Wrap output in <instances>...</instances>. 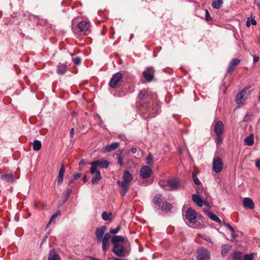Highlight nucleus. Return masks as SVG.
Returning <instances> with one entry per match:
<instances>
[{"instance_id":"1","label":"nucleus","mask_w":260,"mask_h":260,"mask_svg":"<svg viewBox=\"0 0 260 260\" xmlns=\"http://www.w3.org/2000/svg\"><path fill=\"white\" fill-rule=\"evenodd\" d=\"M138 104L145 109L152 117L159 112V106L156 96L146 89L141 90L138 96Z\"/></svg>"},{"instance_id":"2","label":"nucleus","mask_w":260,"mask_h":260,"mask_svg":"<svg viewBox=\"0 0 260 260\" xmlns=\"http://www.w3.org/2000/svg\"><path fill=\"white\" fill-rule=\"evenodd\" d=\"M89 165H91L90 173L92 175L91 179V182L93 184H98L102 178L101 172L98 168L107 169L108 168L110 163L104 159H101L91 161L89 162Z\"/></svg>"},{"instance_id":"3","label":"nucleus","mask_w":260,"mask_h":260,"mask_svg":"<svg viewBox=\"0 0 260 260\" xmlns=\"http://www.w3.org/2000/svg\"><path fill=\"white\" fill-rule=\"evenodd\" d=\"M186 223L190 228L194 229H202L204 227V222L201 217L191 208H189L185 213L184 219Z\"/></svg>"},{"instance_id":"4","label":"nucleus","mask_w":260,"mask_h":260,"mask_svg":"<svg viewBox=\"0 0 260 260\" xmlns=\"http://www.w3.org/2000/svg\"><path fill=\"white\" fill-rule=\"evenodd\" d=\"M122 181H118L117 184L121 187L120 192L122 196H125L129 186V183L132 180L133 176L128 171H124L122 174Z\"/></svg>"},{"instance_id":"5","label":"nucleus","mask_w":260,"mask_h":260,"mask_svg":"<svg viewBox=\"0 0 260 260\" xmlns=\"http://www.w3.org/2000/svg\"><path fill=\"white\" fill-rule=\"evenodd\" d=\"M160 186L165 190H175L180 185L179 181L176 179H171L168 180H160L159 182Z\"/></svg>"},{"instance_id":"6","label":"nucleus","mask_w":260,"mask_h":260,"mask_svg":"<svg viewBox=\"0 0 260 260\" xmlns=\"http://www.w3.org/2000/svg\"><path fill=\"white\" fill-rule=\"evenodd\" d=\"M197 260H210V253L204 247H199L197 249Z\"/></svg>"},{"instance_id":"7","label":"nucleus","mask_w":260,"mask_h":260,"mask_svg":"<svg viewBox=\"0 0 260 260\" xmlns=\"http://www.w3.org/2000/svg\"><path fill=\"white\" fill-rule=\"evenodd\" d=\"M122 78V75L121 73L118 72L115 74L109 82V85L110 87L112 88H118Z\"/></svg>"},{"instance_id":"8","label":"nucleus","mask_w":260,"mask_h":260,"mask_svg":"<svg viewBox=\"0 0 260 260\" xmlns=\"http://www.w3.org/2000/svg\"><path fill=\"white\" fill-rule=\"evenodd\" d=\"M223 164L221 158L215 157L213 160V170L217 173H220L223 169Z\"/></svg>"},{"instance_id":"9","label":"nucleus","mask_w":260,"mask_h":260,"mask_svg":"<svg viewBox=\"0 0 260 260\" xmlns=\"http://www.w3.org/2000/svg\"><path fill=\"white\" fill-rule=\"evenodd\" d=\"M112 251L119 257L124 256L126 252L125 247L121 244L114 245Z\"/></svg>"},{"instance_id":"10","label":"nucleus","mask_w":260,"mask_h":260,"mask_svg":"<svg viewBox=\"0 0 260 260\" xmlns=\"http://www.w3.org/2000/svg\"><path fill=\"white\" fill-rule=\"evenodd\" d=\"M111 237L109 233H107L105 234L103 239L101 242H102V250L106 252L110 247V240Z\"/></svg>"},{"instance_id":"11","label":"nucleus","mask_w":260,"mask_h":260,"mask_svg":"<svg viewBox=\"0 0 260 260\" xmlns=\"http://www.w3.org/2000/svg\"><path fill=\"white\" fill-rule=\"evenodd\" d=\"M107 228L106 226H102L101 227L97 228L95 230V236L97 242H100L102 239H103L106 231Z\"/></svg>"},{"instance_id":"12","label":"nucleus","mask_w":260,"mask_h":260,"mask_svg":"<svg viewBox=\"0 0 260 260\" xmlns=\"http://www.w3.org/2000/svg\"><path fill=\"white\" fill-rule=\"evenodd\" d=\"M152 173V170L150 167L147 166H143L140 171V175L143 178H149Z\"/></svg>"},{"instance_id":"13","label":"nucleus","mask_w":260,"mask_h":260,"mask_svg":"<svg viewBox=\"0 0 260 260\" xmlns=\"http://www.w3.org/2000/svg\"><path fill=\"white\" fill-rule=\"evenodd\" d=\"M224 126L221 121H217L214 122V132L216 135H222L224 133Z\"/></svg>"},{"instance_id":"14","label":"nucleus","mask_w":260,"mask_h":260,"mask_svg":"<svg viewBox=\"0 0 260 260\" xmlns=\"http://www.w3.org/2000/svg\"><path fill=\"white\" fill-rule=\"evenodd\" d=\"M246 91L247 88H245L242 90L237 94L236 96V103L238 105L243 104L244 103L245 101L244 96L246 94Z\"/></svg>"},{"instance_id":"15","label":"nucleus","mask_w":260,"mask_h":260,"mask_svg":"<svg viewBox=\"0 0 260 260\" xmlns=\"http://www.w3.org/2000/svg\"><path fill=\"white\" fill-rule=\"evenodd\" d=\"M90 27V23L87 21L80 22L78 25V28L80 31L85 32L89 30Z\"/></svg>"},{"instance_id":"16","label":"nucleus","mask_w":260,"mask_h":260,"mask_svg":"<svg viewBox=\"0 0 260 260\" xmlns=\"http://www.w3.org/2000/svg\"><path fill=\"white\" fill-rule=\"evenodd\" d=\"M153 74L154 71L152 68H147L143 72V75L148 82H150L153 79Z\"/></svg>"},{"instance_id":"17","label":"nucleus","mask_w":260,"mask_h":260,"mask_svg":"<svg viewBox=\"0 0 260 260\" xmlns=\"http://www.w3.org/2000/svg\"><path fill=\"white\" fill-rule=\"evenodd\" d=\"M242 203L244 207L246 209H253L254 208V203L250 198H244Z\"/></svg>"},{"instance_id":"18","label":"nucleus","mask_w":260,"mask_h":260,"mask_svg":"<svg viewBox=\"0 0 260 260\" xmlns=\"http://www.w3.org/2000/svg\"><path fill=\"white\" fill-rule=\"evenodd\" d=\"M240 62V60L238 58H234L233 59L230 63L228 73L230 74H232L235 70V67L236 66L239 64Z\"/></svg>"},{"instance_id":"19","label":"nucleus","mask_w":260,"mask_h":260,"mask_svg":"<svg viewBox=\"0 0 260 260\" xmlns=\"http://www.w3.org/2000/svg\"><path fill=\"white\" fill-rule=\"evenodd\" d=\"M48 260H61L60 255L54 249L50 250L48 256Z\"/></svg>"},{"instance_id":"20","label":"nucleus","mask_w":260,"mask_h":260,"mask_svg":"<svg viewBox=\"0 0 260 260\" xmlns=\"http://www.w3.org/2000/svg\"><path fill=\"white\" fill-rule=\"evenodd\" d=\"M204 212L208 215V216L212 220L217 223H221V220L214 213L210 212L209 210H205Z\"/></svg>"},{"instance_id":"21","label":"nucleus","mask_w":260,"mask_h":260,"mask_svg":"<svg viewBox=\"0 0 260 260\" xmlns=\"http://www.w3.org/2000/svg\"><path fill=\"white\" fill-rule=\"evenodd\" d=\"M119 146L118 142L112 143L110 145L106 146L104 148L105 152H109L116 149Z\"/></svg>"},{"instance_id":"22","label":"nucleus","mask_w":260,"mask_h":260,"mask_svg":"<svg viewBox=\"0 0 260 260\" xmlns=\"http://www.w3.org/2000/svg\"><path fill=\"white\" fill-rule=\"evenodd\" d=\"M125 238L121 236H114L112 238V242L114 245L124 243Z\"/></svg>"},{"instance_id":"23","label":"nucleus","mask_w":260,"mask_h":260,"mask_svg":"<svg viewBox=\"0 0 260 260\" xmlns=\"http://www.w3.org/2000/svg\"><path fill=\"white\" fill-rule=\"evenodd\" d=\"M192 201L200 207L203 206L204 200H202L200 196L198 194H193L192 196Z\"/></svg>"},{"instance_id":"24","label":"nucleus","mask_w":260,"mask_h":260,"mask_svg":"<svg viewBox=\"0 0 260 260\" xmlns=\"http://www.w3.org/2000/svg\"><path fill=\"white\" fill-rule=\"evenodd\" d=\"M64 172L65 169L63 165H62L59 169L58 175L57 177V184L58 185H60L62 183Z\"/></svg>"},{"instance_id":"25","label":"nucleus","mask_w":260,"mask_h":260,"mask_svg":"<svg viewBox=\"0 0 260 260\" xmlns=\"http://www.w3.org/2000/svg\"><path fill=\"white\" fill-rule=\"evenodd\" d=\"M0 178L7 182H13L15 180L12 174H2L0 176Z\"/></svg>"},{"instance_id":"26","label":"nucleus","mask_w":260,"mask_h":260,"mask_svg":"<svg viewBox=\"0 0 260 260\" xmlns=\"http://www.w3.org/2000/svg\"><path fill=\"white\" fill-rule=\"evenodd\" d=\"M67 65L64 63H60L57 66V73L59 75H62L65 73L67 70Z\"/></svg>"},{"instance_id":"27","label":"nucleus","mask_w":260,"mask_h":260,"mask_svg":"<svg viewBox=\"0 0 260 260\" xmlns=\"http://www.w3.org/2000/svg\"><path fill=\"white\" fill-rule=\"evenodd\" d=\"M172 208V206L169 202H165L161 206V209L162 211L166 212H170Z\"/></svg>"},{"instance_id":"28","label":"nucleus","mask_w":260,"mask_h":260,"mask_svg":"<svg viewBox=\"0 0 260 260\" xmlns=\"http://www.w3.org/2000/svg\"><path fill=\"white\" fill-rule=\"evenodd\" d=\"M223 3V0H216L212 3V7L216 9L220 8Z\"/></svg>"},{"instance_id":"29","label":"nucleus","mask_w":260,"mask_h":260,"mask_svg":"<svg viewBox=\"0 0 260 260\" xmlns=\"http://www.w3.org/2000/svg\"><path fill=\"white\" fill-rule=\"evenodd\" d=\"M245 143L248 146H252L254 143V138L252 135L247 137L245 139Z\"/></svg>"},{"instance_id":"30","label":"nucleus","mask_w":260,"mask_h":260,"mask_svg":"<svg viewBox=\"0 0 260 260\" xmlns=\"http://www.w3.org/2000/svg\"><path fill=\"white\" fill-rule=\"evenodd\" d=\"M33 149L35 151H39L41 149L42 144L39 140H35L32 143Z\"/></svg>"},{"instance_id":"31","label":"nucleus","mask_w":260,"mask_h":260,"mask_svg":"<svg viewBox=\"0 0 260 260\" xmlns=\"http://www.w3.org/2000/svg\"><path fill=\"white\" fill-rule=\"evenodd\" d=\"M231 246L229 245L224 244L221 246V254L223 256H224L230 250Z\"/></svg>"},{"instance_id":"32","label":"nucleus","mask_w":260,"mask_h":260,"mask_svg":"<svg viewBox=\"0 0 260 260\" xmlns=\"http://www.w3.org/2000/svg\"><path fill=\"white\" fill-rule=\"evenodd\" d=\"M102 218L106 221L111 220L112 218V213H108L107 212L104 211L102 213Z\"/></svg>"},{"instance_id":"33","label":"nucleus","mask_w":260,"mask_h":260,"mask_svg":"<svg viewBox=\"0 0 260 260\" xmlns=\"http://www.w3.org/2000/svg\"><path fill=\"white\" fill-rule=\"evenodd\" d=\"M162 201V196L160 194H157L153 199V203L155 204H160Z\"/></svg>"},{"instance_id":"34","label":"nucleus","mask_w":260,"mask_h":260,"mask_svg":"<svg viewBox=\"0 0 260 260\" xmlns=\"http://www.w3.org/2000/svg\"><path fill=\"white\" fill-rule=\"evenodd\" d=\"M233 258L235 260H242V253L239 251H235L233 253Z\"/></svg>"},{"instance_id":"35","label":"nucleus","mask_w":260,"mask_h":260,"mask_svg":"<svg viewBox=\"0 0 260 260\" xmlns=\"http://www.w3.org/2000/svg\"><path fill=\"white\" fill-rule=\"evenodd\" d=\"M153 156L151 154H149L146 159V163L149 165H152L153 164Z\"/></svg>"},{"instance_id":"36","label":"nucleus","mask_w":260,"mask_h":260,"mask_svg":"<svg viewBox=\"0 0 260 260\" xmlns=\"http://www.w3.org/2000/svg\"><path fill=\"white\" fill-rule=\"evenodd\" d=\"M246 24L247 27H249L251 24L255 25L256 24V21L254 19H250L249 18H248L247 21H246Z\"/></svg>"},{"instance_id":"37","label":"nucleus","mask_w":260,"mask_h":260,"mask_svg":"<svg viewBox=\"0 0 260 260\" xmlns=\"http://www.w3.org/2000/svg\"><path fill=\"white\" fill-rule=\"evenodd\" d=\"M60 214V212L59 211H57L56 212V213H55L54 214H53L50 219V221L49 222V223L47 224V227L48 226L49 224H50L52 222H53V221L54 220V219L57 217L58 216V215H59Z\"/></svg>"},{"instance_id":"38","label":"nucleus","mask_w":260,"mask_h":260,"mask_svg":"<svg viewBox=\"0 0 260 260\" xmlns=\"http://www.w3.org/2000/svg\"><path fill=\"white\" fill-rule=\"evenodd\" d=\"M222 135H217L216 138V143L217 145H220L222 143L223 139L222 138Z\"/></svg>"},{"instance_id":"39","label":"nucleus","mask_w":260,"mask_h":260,"mask_svg":"<svg viewBox=\"0 0 260 260\" xmlns=\"http://www.w3.org/2000/svg\"><path fill=\"white\" fill-rule=\"evenodd\" d=\"M117 159H118V164L120 166H122L123 165V157L121 156V155L120 154H117Z\"/></svg>"},{"instance_id":"40","label":"nucleus","mask_w":260,"mask_h":260,"mask_svg":"<svg viewBox=\"0 0 260 260\" xmlns=\"http://www.w3.org/2000/svg\"><path fill=\"white\" fill-rule=\"evenodd\" d=\"M120 230V226L119 225L116 229H111L109 231L110 233L112 234H116L118 233Z\"/></svg>"},{"instance_id":"41","label":"nucleus","mask_w":260,"mask_h":260,"mask_svg":"<svg viewBox=\"0 0 260 260\" xmlns=\"http://www.w3.org/2000/svg\"><path fill=\"white\" fill-rule=\"evenodd\" d=\"M231 233V241L232 242L235 241L236 239L238 237V235L235 234V231L233 230V232Z\"/></svg>"},{"instance_id":"42","label":"nucleus","mask_w":260,"mask_h":260,"mask_svg":"<svg viewBox=\"0 0 260 260\" xmlns=\"http://www.w3.org/2000/svg\"><path fill=\"white\" fill-rule=\"evenodd\" d=\"M253 254H247L244 256V260H253Z\"/></svg>"},{"instance_id":"43","label":"nucleus","mask_w":260,"mask_h":260,"mask_svg":"<svg viewBox=\"0 0 260 260\" xmlns=\"http://www.w3.org/2000/svg\"><path fill=\"white\" fill-rule=\"evenodd\" d=\"M205 16L207 21H210L212 20V18L210 16V13L207 10H206L205 11Z\"/></svg>"},{"instance_id":"44","label":"nucleus","mask_w":260,"mask_h":260,"mask_svg":"<svg viewBox=\"0 0 260 260\" xmlns=\"http://www.w3.org/2000/svg\"><path fill=\"white\" fill-rule=\"evenodd\" d=\"M192 177H193V182L196 184L199 185L201 183L200 180H199V179L198 178V177H197V176L195 174H192Z\"/></svg>"},{"instance_id":"45","label":"nucleus","mask_w":260,"mask_h":260,"mask_svg":"<svg viewBox=\"0 0 260 260\" xmlns=\"http://www.w3.org/2000/svg\"><path fill=\"white\" fill-rule=\"evenodd\" d=\"M223 224L231 232H233V230H234V229L229 223L223 221Z\"/></svg>"},{"instance_id":"46","label":"nucleus","mask_w":260,"mask_h":260,"mask_svg":"<svg viewBox=\"0 0 260 260\" xmlns=\"http://www.w3.org/2000/svg\"><path fill=\"white\" fill-rule=\"evenodd\" d=\"M74 63L78 65L80 63L81 59L79 57H76L73 59Z\"/></svg>"},{"instance_id":"47","label":"nucleus","mask_w":260,"mask_h":260,"mask_svg":"<svg viewBox=\"0 0 260 260\" xmlns=\"http://www.w3.org/2000/svg\"><path fill=\"white\" fill-rule=\"evenodd\" d=\"M203 205L207 206L209 208H211V205L207 202V199L204 200Z\"/></svg>"},{"instance_id":"48","label":"nucleus","mask_w":260,"mask_h":260,"mask_svg":"<svg viewBox=\"0 0 260 260\" xmlns=\"http://www.w3.org/2000/svg\"><path fill=\"white\" fill-rule=\"evenodd\" d=\"M255 166L257 168L260 170V158L256 160L255 161Z\"/></svg>"},{"instance_id":"49","label":"nucleus","mask_w":260,"mask_h":260,"mask_svg":"<svg viewBox=\"0 0 260 260\" xmlns=\"http://www.w3.org/2000/svg\"><path fill=\"white\" fill-rule=\"evenodd\" d=\"M81 176V173H77L75 174H74V179L75 180H77L78 179V178H79Z\"/></svg>"},{"instance_id":"50","label":"nucleus","mask_w":260,"mask_h":260,"mask_svg":"<svg viewBox=\"0 0 260 260\" xmlns=\"http://www.w3.org/2000/svg\"><path fill=\"white\" fill-rule=\"evenodd\" d=\"M74 134V128H72L71 129L70 132V136L71 138H72L73 137Z\"/></svg>"},{"instance_id":"51","label":"nucleus","mask_w":260,"mask_h":260,"mask_svg":"<svg viewBox=\"0 0 260 260\" xmlns=\"http://www.w3.org/2000/svg\"><path fill=\"white\" fill-rule=\"evenodd\" d=\"M258 60H259V57L258 56H253V61L254 62H256L258 61Z\"/></svg>"},{"instance_id":"52","label":"nucleus","mask_w":260,"mask_h":260,"mask_svg":"<svg viewBox=\"0 0 260 260\" xmlns=\"http://www.w3.org/2000/svg\"><path fill=\"white\" fill-rule=\"evenodd\" d=\"M85 164L84 161L83 159H82L80 161L79 163V165L80 166H82V165H84Z\"/></svg>"},{"instance_id":"53","label":"nucleus","mask_w":260,"mask_h":260,"mask_svg":"<svg viewBox=\"0 0 260 260\" xmlns=\"http://www.w3.org/2000/svg\"><path fill=\"white\" fill-rule=\"evenodd\" d=\"M131 151L133 153H136L137 151V149L136 148H133Z\"/></svg>"},{"instance_id":"54","label":"nucleus","mask_w":260,"mask_h":260,"mask_svg":"<svg viewBox=\"0 0 260 260\" xmlns=\"http://www.w3.org/2000/svg\"><path fill=\"white\" fill-rule=\"evenodd\" d=\"M87 181V176H86V175H85V176L83 177V181L84 182H86Z\"/></svg>"},{"instance_id":"55","label":"nucleus","mask_w":260,"mask_h":260,"mask_svg":"<svg viewBox=\"0 0 260 260\" xmlns=\"http://www.w3.org/2000/svg\"><path fill=\"white\" fill-rule=\"evenodd\" d=\"M67 191L68 196H69L71 192V189H69V188H68L67 189Z\"/></svg>"},{"instance_id":"56","label":"nucleus","mask_w":260,"mask_h":260,"mask_svg":"<svg viewBox=\"0 0 260 260\" xmlns=\"http://www.w3.org/2000/svg\"><path fill=\"white\" fill-rule=\"evenodd\" d=\"M74 180H75V179H74V178H73V179H71V180H70V181H69V183L70 184L73 183L74 182Z\"/></svg>"},{"instance_id":"57","label":"nucleus","mask_w":260,"mask_h":260,"mask_svg":"<svg viewBox=\"0 0 260 260\" xmlns=\"http://www.w3.org/2000/svg\"><path fill=\"white\" fill-rule=\"evenodd\" d=\"M73 29H74V32H75V33H76V32H79V31H78V29H74V28H73Z\"/></svg>"},{"instance_id":"58","label":"nucleus","mask_w":260,"mask_h":260,"mask_svg":"<svg viewBox=\"0 0 260 260\" xmlns=\"http://www.w3.org/2000/svg\"><path fill=\"white\" fill-rule=\"evenodd\" d=\"M258 101H260V91H259V94H258Z\"/></svg>"},{"instance_id":"59","label":"nucleus","mask_w":260,"mask_h":260,"mask_svg":"<svg viewBox=\"0 0 260 260\" xmlns=\"http://www.w3.org/2000/svg\"><path fill=\"white\" fill-rule=\"evenodd\" d=\"M75 114V112H72V115H74Z\"/></svg>"},{"instance_id":"60","label":"nucleus","mask_w":260,"mask_h":260,"mask_svg":"<svg viewBox=\"0 0 260 260\" xmlns=\"http://www.w3.org/2000/svg\"><path fill=\"white\" fill-rule=\"evenodd\" d=\"M206 241H209L208 238L205 239Z\"/></svg>"},{"instance_id":"61","label":"nucleus","mask_w":260,"mask_h":260,"mask_svg":"<svg viewBox=\"0 0 260 260\" xmlns=\"http://www.w3.org/2000/svg\"><path fill=\"white\" fill-rule=\"evenodd\" d=\"M206 241H209L208 238L205 239Z\"/></svg>"}]
</instances>
